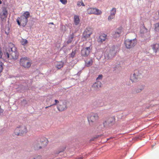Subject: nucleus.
I'll return each instance as SVG.
<instances>
[{
    "label": "nucleus",
    "mask_w": 159,
    "mask_h": 159,
    "mask_svg": "<svg viewBox=\"0 0 159 159\" xmlns=\"http://www.w3.org/2000/svg\"><path fill=\"white\" fill-rule=\"evenodd\" d=\"M8 52L5 53V57L7 58L16 60L18 57V53L16 47L13 46L12 47H9L7 48Z\"/></svg>",
    "instance_id": "nucleus-1"
},
{
    "label": "nucleus",
    "mask_w": 159,
    "mask_h": 159,
    "mask_svg": "<svg viewBox=\"0 0 159 159\" xmlns=\"http://www.w3.org/2000/svg\"><path fill=\"white\" fill-rule=\"evenodd\" d=\"M142 77L141 71L138 70H135L134 73L131 75L130 80L132 82H136Z\"/></svg>",
    "instance_id": "nucleus-2"
},
{
    "label": "nucleus",
    "mask_w": 159,
    "mask_h": 159,
    "mask_svg": "<svg viewBox=\"0 0 159 159\" xmlns=\"http://www.w3.org/2000/svg\"><path fill=\"white\" fill-rule=\"evenodd\" d=\"M27 132L26 126L21 125L17 127L15 129L14 134L16 135H21Z\"/></svg>",
    "instance_id": "nucleus-3"
},
{
    "label": "nucleus",
    "mask_w": 159,
    "mask_h": 159,
    "mask_svg": "<svg viewBox=\"0 0 159 159\" xmlns=\"http://www.w3.org/2000/svg\"><path fill=\"white\" fill-rule=\"evenodd\" d=\"M20 65L23 67L28 69L30 67L32 63L29 58L27 57L21 58L20 60Z\"/></svg>",
    "instance_id": "nucleus-4"
},
{
    "label": "nucleus",
    "mask_w": 159,
    "mask_h": 159,
    "mask_svg": "<svg viewBox=\"0 0 159 159\" xmlns=\"http://www.w3.org/2000/svg\"><path fill=\"white\" fill-rule=\"evenodd\" d=\"M30 16V12L26 11L23 13L20 18L21 25L25 27L27 24L28 21V18Z\"/></svg>",
    "instance_id": "nucleus-5"
},
{
    "label": "nucleus",
    "mask_w": 159,
    "mask_h": 159,
    "mask_svg": "<svg viewBox=\"0 0 159 159\" xmlns=\"http://www.w3.org/2000/svg\"><path fill=\"white\" fill-rule=\"evenodd\" d=\"M137 40L136 39H127L125 40V44L126 47L128 49L134 48L137 44Z\"/></svg>",
    "instance_id": "nucleus-6"
},
{
    "label": "nucleus",
    "mask_w": 159,
    "mask_h": 159,
    "mask_svg": "<svg viewBox=\"0 0 159 159\" xmlns=\"http://www.w3.org/2000/svg\"><path fill=\"white\" fill-rule=\"evenodd\" d=\"M98 116L97 113H91L88 117V120L89 122L93 123L98 119Z\"/></svg>",
    "instance_id": "nucleus-7"
},
{
    "label": "nucleus",
    "mask_w": 159,
    "mask_h": 159,
    "mask_svg": "<svg viewBox=\"0 0 159 159\" xmlns=\"http://www.w3.org/2000/svg\"><path fill=\"white\" fill-rule=\"evenodd\" d=\"M87 13L89 14H94L97 15H100L102 11L99 9L95 8H89L87 10Z\"/></svg>",
    "instance_id": "nucleus-8"
},
{
    "label": "nucleus",
    "mask_w": 159,
    "mask_h": 159,
    "mask_svg": "<svg viewBox=\"0 0 159 159\" xmlns=\"http://www.w3.org/2000/svg\"><path fill=\"white\" fill-rule=\"evenodd\" d=\"M57 108L60 111H62L67 108L66 102H60L57 106Z\"/></svg>",
    "instance_id": "nucleus-9"
},
{
    "label": "nucleus",
    "mask_w": 159,
    "mask_h": 159,
    "mask_svg": "<svg viewBox=\"0 0 159 159\" xmlns=\"http://www.w3.org/2000/svg\"><path fill=\"white\" fill-rule=\"evenodd\" d=\"M90 47H86L83 48L81 51V54L82 57H87L90 52Z\"/></svg>",
    "instance_id": "nucleus-10"
},
{
    "label": "nucleus",
    "mask_w": 159,
    "mask_h": 159,
    "mask_svg": "<svg viewBox=\"0 0 159 159\" xmlns=\"http://www.w3.org/2000/svg\"><path fill=\"white\" fill-rule=\"evenodd\" d=\"M8 14V13L7 9L5 8H3L2 11L0 13V16L1 19L2 20L6 19L7 16Z\"/></svg>",
    "instance_id": "nucleus-11"
},
{
    "label": "nucleus",
    "mask_w": 159,
    "mask_h": 159,
    "mask_svg": "<svg viewBox=\"0 0 159 159\" xmlns=\"http://www.w3.org/2000/svg\"><path fill=\"white\" fill-rule=\"evenodd\" d=\"M116 12V9L115 8H113L111 11L110 15L108 17V20L111 21L112 19L114 18Z\"/></svg>",
    "instance_id": "nucleus-12"
},
{
    "label": "nucleus",
    "mask_w": 159,
    "mask_h": 159,
    "mask_svg": "<svg viewBox=\"0 0 159 159\" xmlns=\"http://www.w3.org/2000/svg\"><path fill=\"white\" fill-rule=\"evenodd\" d=\"M92 32L90 29H86L83 34L84 37L86 39L89 38Z\"/></svg>",
    "instance_id": "nucleus-13"
},
{
    "label": "nucleus",
    "mask_w": 159,
    "mask_h": 159,
    "mask_svg": "<svg viewBox=\"0 0 159 159\" xmlns=\"http://www.w3.org/2000/svg\"><path fill=\"white\" fill-rule=\"evenodd\" d=\"M102 85L100 81H98L93 84L92 87L94 90H98L101 87Z\"/></svg>",
    "instance_id": "nucleus-14"
},
{
    "label": "nucleus",
    "mask_w": 159,
    "mask_h": 159,
    "mask_svg": "<svg viewBox=\"0 0 159 159\" xmlns=\"http://www.w3.org/2000/svg\"><path fill=\"white\" fill-rule=\"evenodd\" d=\"M114 119L113 118L111 117L109 118L108 120L103 123L104 126L105 127L107 126V125L112 124L114 123Z\"/></svg>",
    "instance_id": "nucleus-15"
},
{
    "label": "nucleus",
    "mask_w": 159,
    "mask_h": 159,
    "mask_svg": "<svg viewBox=\"0 0 159 159\" xmlns=\"http://www.w3.org/2000/svg\"><path fill=\"white\" fill-rule=\"evenodd\" d=\"M107 35L105 34H102L100 35L98 39L99 43H102L105 41L107 39Z\"/></svg>",
    "instance_id": "nucleus-16"
},
{
    "label": "nucleus",
    "mask_w": 159,
    "mask_h": 159,
    "mask_svg": "<svg viewBox=\"0 0 159 159\" xmlns=\"http://www.w3.org/2000/svg\"><path fill=\"white\" fill-rule=\"evenodd\" d=\"M122 28L121 27L119 28L113 34V37H116L119 36L120 34L122 33Z\"/></svg>",
    "instance_id": "nucleus-17"
},
{
    "label": "nucleus",
    "mask_w": 159,
    "mask_h": 159,
    "mask_svg": "<svg viewBox=\"0 0 159 159\" xmlns=\"http://www.w3.org/2000/svg\"><path fill=\"white\" fill-rule=\"evenodd\" d=\"M93 63V59L92 58H89L85 61V66L87 67H89L91 66Z\"/></svg>",
    "instance_id": "nucleus-18"
},
{
    "label": "nucleus",
    "mask_w": 159,
    "mask_h": 159,
    "mask_svg": "<svg viewBox=\"0 0 159 159\" xmlns=\"http://www.w3.org/2000/svg\"><path fill=\"white\" fill-rule=\"evenodd\" d=\"M151 46L152 49L156 53L158 51H159V43H154Z\"/></svg>",
    "instance_id": "nucleus-19"
},
{
    "label": "nucleus",
    "mask_w": 159,
    "mask_h": 159,
    "mask_svg": "<svg viewBox=\"0 0 159 159\" xmlns=\"http://www.w3.org/2000/svg\"><path fill=\"white\" fill-rule=\"evenodd\" d=\"M74 21L75 24L76 25H77L79 24L80 22V19L79 16H74Z\"/></svg>",
    "instance_id": "nucleus-20"
},
{
    "label": "nucleus",
    "mask_w": 159,
    "mask_h": 159,
    "mask_svg": "<svg viewBox=\"0 0 159 159\" xmlns=\"http://www.w3.org/2000/svg\"><path fill=\"white\" fill-rule=\"evenodd\" d=\"M64 63L62 61L58 62L56 65V67L58 69L62 68L64 65Z\"/></svg>",
    "instance_id": "nucleus-21"
},
{
    "label": "nucleus",
    "mask_w": 159,
    "mask_h": 159,
    "mask_svg": "<svg viewBox=\"0 0 159 159\" xmlns=\"http://www.w3.org/2000/svg\"><path fill=\"white\" fill-rule=\"evenodd\" d=\"M154 30L156 32H159V22L154 24Z\"/></svg>",
    "instance_id": "nucleus-22"
},
{
    "label": "nucleus",
    "mask_w": 159,
    "mask_h": 159,
    "mask_svg": "<svg viewBox=\"0 0 159 159\" xmlns=\"http://www.w3.org/2000/svg\"><path fill=\"white\" fill-rule=\"evenodd\" d=\"M74 37V34L73 33H72L70 35V37L68 39V41H67V43H71L73 40V38Z\"/></svg>",
    "instance_id": "nucleus-23"
},
{
    "label": "nucleus",
    "mask_w": 159,
    "mask_h": 159,
    "mask_svg": "<svg viewBox=\"0 0 159 159\" xmlns=\"http://www.w3.org/2000/svg\"><path fill=\"white\" fill-rule=\"evenodd\" d=\"M21 44L23 46H25L28 43V41L26 39H22L20 41Z\"/></svg>",
    "instance_id": "nucleus-24"
},
{
    "label": "nucleus",
    "mask_w": 159,
    "mask_h": 159,
    "mask_svg": "<svg viewBox=\"0 0 159 159\" xmlns=\"http://www.w3.org/2000/svg\"><path fill=\"white\" fill-rule=\"evenodd\" d=\"M105 57L107 59H109L112 57V56L110 53L106 54L105 55Z\"/></svg>",
    "instance_id": "nucleus-25"
},
{
    "label": "nucleus",
    "mask_w": 159,
    "mask_h": 159,
    "mask_svg": "<svg viewBox=\"0 0 159 159\" xmlns=\"http://www.w3.org/2000/svg\"><path fill=\"white\" fill-rule=\"evenodd\" d=\"M144 88V86L142 85L141 86V89H140L139 88H138V89L136 90L137 93H139L141 92L142 90H143Z\"/></svg>",
    "instance_id": "nucleus-26"
},
{
    "label": "nucleus",
    "mask_w": 159,
    "mask_h": 159,
    "mask_svg": "<svg viewBox=\"0 0 159 159\" xmlns=\"http://www.w3.org/2000/svg\"><path fill=\"white\" fill-rule=\"evenodd\" d=\"M147 31V29L145 27H143L140 30L141 33L143 34L144 32Z\"/></svg>",
    "instance_id": "nucleus-27"
},
{
    "label": "nucleus",
    "mask_w": 159,
    "mask_h": 159,
    "mask_svg": "<svg viewBox=\"0 0 159 159\" xmlns=\"http://www.w3.org/2000/svg\"><path fill=\"white\" fill-rule=\"evenodd\" d=\"M3 63L2 62L0 61V73L3 70Z\"/></svg>",
    "instance_id": "nucleus-28"
},
{
    "label": "nucleus",
    "mask_w": 159,
    "mask_h": 159,
    "mask_svg": "<svg viewBox=\"0 0 159 159\" xmlns=\"http://www.w3.org/2000/svg\"><path fill=\"white\" fill-rule=\"evenodd\" d=\"M77 5L79 7L81 5H82L83 6H84V4L83 3V2L82 1L81 2H77Z\"/></svg>",
    "instance_id": "nucleus-29"
},
{
    "label": "nucleus",
    "mask_w": 159,
    "mask_h": 159,
    "mask_svg": "<svg viewBox=\"0 0 159 159\" xmlns=\"http://www.w3.org/2000/svg\"><path fill=\"white\" fill-rule=\"evenodd\" d=\"M65 149H66V148L64 147L62 149H61V150H59L58 152H56V154H59L60 153L64 151V150H65Z\"/></svg>",
    "instance_id": "nucleus-30"
},
{
    "label": "nucleus",
    "mask_w": 159,
    "mask_h": 159,
    "mask_svg": "<svg viewBox=\"0 0 159 159\" xmlns=\"http://www.w3.org/2000/svg\"><path fill=\"white\" fill-rule=\"evenodd\" d=\"M75 53L76 51H72L70 54L71 57L72 58H74L75 56Z\"/></svg>",
    "instance_id": "nucleus-31"
},
{
    "label": "nucleus",
    "mask_w": 159,
    "mask_h": 159,
    "mask_svg": "<svg viewBox=\"0 0 159 159\" xmlns=\"http://www.w3.org/2000/svg\"><path fill=\"white\" fill-rule=\"evenodd\" d=\"M20 17H18L16 19V22L17 23V24L19 26L21 25V22L20 21Z\"/></svg>",
    "instance_id": "nucleus-32"
},
{
    "label": "nucleus",
    "mask_w": 159,
    "mask_h": 159,
    "mask_svg": "<svg viewBox=\"0 0 159 159\" xmlns=\"http://www.w3.org/2000/svg\"><path fill=\"white\" fill-rule=\"evenodd\" d=\"M20 17H18L16 19V22L17 23V24L19 26L21 25V22L20 21Z\"/></svg>",
    "instance_id": "nucleus-33"
},
{
    "label": "nucleus",
    "mask_w": 159,
    "mask_h": 159,
    "mask_svg": "<svg viewBox=\"0 0 159 159\" xmlns=\"http://www.w3.org/2000/svg\"><path fill=\"white\" fill-rule=\"evenodd\" d=\"M55 103L54 104H52L51 105H50V106H49V107H51L52 106H54V105H57V104L59 102V101L57 100H56V99H55Z\"/></svg>",
    "instance_id": "nucleus-34"
},
{
    "label": "nucleus",
    "mask_w": 159,
    "mask_h": 159,
    "mask_svg": "<svg viewBox=\"0 0 159 159\" xmlns=\"http://www.w3.org/2000/svg\"><path fill=\"white\" fill-rule=\"evenodd\" d=\"M60 2L63 4H66L67 3V0H60Z\"/></svg>",
    "instance_id": "nucleus-35"
},
{
    "label": "nucleus",
    "mask_w": 159,
    "mask_h": 159,
    "mask_svg": "<svg viewBox=\"0 0 159 159\" xmlns=\"http://www.w3.org/2000/svg\"><path fill=\"white\" fill-rule=\"evenodd\" d=\"M103 76L102 75H99L97 78V80H101Z\"/></svg>",
    "instance_id": "nucleus-36"
},
{
    "label": "nucleus",
    "mask_w": 159,
    "mask_h": 159,
    "mask_svg": "<svg viewBox=\"0 0 159 159\" xmlns=\"http://www.w3.org/2000/svg\"><path fill=\"white\" fill-rule=\"evenodd\" d=\"M3 110L1 108V107L0 106V115L3 113Z\"/></svg>",
    "instance_id": "nucleus-37"
},
{
    "label": "nucleus",
    "mask_w": 159,
    "mask_h": 159,
    "mask_svg": "<svg viewBox=\"0 0 159 159\" xmlns=\"http://www.w3.org/2000/svg\"><path fill=\"white\" fill-rule=\"evenodd\" d=\"M34 158L35 159H42V157L40 156H38Z\"/></svg>",
    "instance_id": "nucleus-38"
},
{
    "label": "nucleus",
    "mask_w": 159,
    "mask_h": 159,
    "mask_svg": "<svg viewBox=\"0 0 159 159\" xmlns=\"http://www.w3.org/2000/svg\"><path fill=\"white\" fill-rule=\"evenodd\" d=\"M41 148V147L40 146H37V148H36L37 149H40Z\"/></svg>",
    "instance_id": "nucleus-39"
},
{
    "label": "nucleus",
    "mask_w": 159,
    "mask_h": 159,
    "mask_svg": "<svg viewBox=\"0 0 159 159\" xmlns=\"http://www.w3.org/2000/svg\"><path fill=\"white\" fill-rule=\"evenodd\" d=\"M5 33L7 35L8 34L9 32H7L6 31H5Z\"/></svg>",
    "instance_id": "nucleus-40"
},
{
    "label": "nucleus",
    "mask_w": 159,
    "mask_h": 159,
    "mask_svg": "<svg viewBox=\"0 0 159 159\" xmlns=\"http://www.w3.org/2000/svg\"><path fill=\"white\" fill-rule=\"evenodd\" d=\"M49 107V106L46 107H45V108L46 109H47V108H48V107Z\"/></svg>",
    "instance_id": "nucleus-41"
},
{
    "label": "nucleus",
    "mask_w": 159,
    "mask_h": 159,
    "mask_svg": "<svg viewBox=\"0 0 159 159\" xmlns=\"http://www.w3.org/2000/svg\"><path fill=\"white\" fill-rule=\"evenodd\" d=\"M49 24H51L52 25H53V22H51L49 23Z\"/></svg>",
    "instance_id": "nucleus-42"
},
{
    "label": "nucleus",
    "mask_w": 159,
    "mask_h": 159,
    "mask_svg": "<svg viewBox=\"0 0 159 159\" xmlns=\"http://www.w3.org/2000/svg\"><path fill=\"white\" fill-rule=\"evenodd\" d=\"M2 3V1H1V0H0V4H1Z\"/></svg>",
    "instance_id": "nucleus-43"
},
{
    "label": "nucleus",
    "mask_w": 159,
    "mask_h": 159,
    "mask_svg": "<svg viewBox=\"0 0 159 159\" xmlns=\"http://www.w3.org/2000/svg\"><path fill=\"white\" fill-rule=\"evenodd\" d=\"M46 139V138H44V141H45Z\"/></svg>",
    "instance_id": "nucleus-44"
},
{
    "label": "nucleus",
    "mask_w": 159,
    "mask_h": 159,
    "mask_svg": "<svg viewBox=\"0 0 159 159\" xmlns=\"http://www.w3.org/2000/svg\"><path fill=\"white\" fill-rule=\"evenodd\" d=\"M158 14L159 15V11H158Z\"/></svg>",
    "instance_id": "nucleus-45"
},
{
    "label": "nucleus",
    "mask_w": 159,
    "mask_h": 159,
    "mask_svg": "<svg viewBox=\"0 0 159 159\" xmlns=\"http://www.w3.org/2000/svg\"><path fill=\"white\" fill-rule=\"evenodd\" d=\"M141 87H140V88H139L140 89H141Z\"/></svg>",
    "instance_id": "nucleus-46"
}]
</instances>
